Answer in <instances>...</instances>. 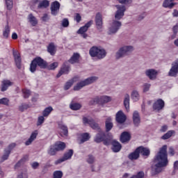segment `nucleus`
I'll list each match as a JSON object with an SVG mask.
<instances>
[{
	"instance_id": "f257e3e1",
	"label": "nucleus",
	"mask_w": 178,
	"mask_h": 178,
	"mask_svg": "<svg viewBox=\"0 0 178 178\" xmlns=\"http://www.w3.org/2000/svg\"><path fill=\"white\" fill-rule=\"evenodd\" d=\"M168 146L163 145L160 148L159 152L156 155L153 165H152V172L154 173H161L163 170V168L168 166L169 161L168 160Z\"/></svg>"
},
{
	"instance_id": "f03ea898",
	"label": "nucleus",
	"mask_w": 178,
	"mask_h": 178,
	"mask_svg": "<svg viewBox=\"0 0 178 178\" xmlns=\"http://www.w3.org/2000/svg\"><path fill=\"white\" fill-rule=\"evenodd\" d=\"M98 131L99 133L97 134L95 138V142L102 143V141H104V145H111L112 138H113L112 134H108L106 136V135H105V132L102 131L101 129Z\"/></svg>"
},
{
	"instance_id": "7ed1b4c3",
	"label": "nucleus",
	"mask_w": 178,
	"mask_h": 178,
	"mask_svg": "<svg viewBox=\"0 0 178 178\" xmlns=\"http://www.w3.org/2000/svg\"><path fill=\"white\" fill-rule=\"evenodd\" d=\"M37 66H39L40 69H47L48 63L41 57H38L33 59L30 65V70L31 73H34L37 70Z\"/></svg>"
},
{
	"instance_id": "20e7f679",
	"label": "nucleus",
	"mask_w": 178,
	"mask_h": 178,
	"mask_svg": "<svg viewBox=\"0 0 178 178\" xmlns=\"http://www.w3.org/2000/svg\"><path fill=\"white\" fill-rule=\"evenodd\" d=\"M37 66H39L40 69H47L48 63L41 57H38L33 59L30 65V70L31 73H34L37 70Z\"/></svg>"
},
{
	"instance_id": "39448f33",
	"label": "nucleus",
	"mask_w": 178,
	"mask_h": 178,
	"mask_svg": "<svg viewBox=\"0 0 178 178\" xmlns=\"http://www.w3.org/2000/svg\"><path fill=\"white\" fill-rule=\"evenodd\" d=\"M89 54L92 58H97V59H104L106 56V51L104 49H101L97 47H92Z\"/></svg>"
},
{
	"instance_id": "423d86ee",
	"label": "nucleus",
	"mask_w": 178,
	"mask_h": 178,
	"mask_svg": "<svg viewBox=\"0 0 178 178\" xmlns=\"http://www.w3.org/2000/svg\"><path fill=\"white\" fill-rule=\"evenodd\" d=\"M98 80V77L97 76H90L84 81H82L79 83H78L74 87V91H79V90H81L83 87H86V86H90V84H92V83H95Z\"/></svg>"
},
{
	"instance_id": "0eeeda50",
	"label": "nucleus",
	"mask_w": 178,
	"mask_h": 178,
	"mask_svg": "<svg viewBox=\"0 0 178 178\" xmlns=\"http://www.w3.org/2000/svg\"><path fill=\"white\" fill-rule=\"evenodd\" d=\"M120 27H122V22L120 21L113 19L110 27H108L107 34H108V35L116 34V33L120 29Z\"/></svg>"
},
{
	"instance_id": "6e6552de",
	"label": "nucleus",
	"mask_w": 178,
	"mask_h": 178,
	"mask_svg": "<svg viewBox=\"0 0 178 178\" xmlns=\"http://www.w3.org/2000/svg\"><path fill=\"white\" fill-rule=\"evenodd\" d=\"M111 101H112V98L109 96L96 97L90 101V105H94V104H108Z\"/></svg>"
},
{
	"instance_id": "1a4fd4ad",
	"label": "nucleus",
	"mask_w": 178,
	"mask_h": 178,
	"mask_svg": "<svg viewBox=\"0 0 178 178\" xmlns=\"http://www.w3.org/2000/svg\"><path fill=\"white\" fill-rule=\"evenodd\" d=\"M115 8H117V11L115 14V19L119 22V20H120V19H123V16H124L126 6L123 5H115Z\"/></svg>"
},
{
	"instance_id": "9d476101",
	"label": "nucleus",
	"mask_w": 178,
	"mask_h": 178,
	"mask_svg": "<svg viewBox=\"0 0 178 178\" xmlns=\"http://www.w3.org/2000/svg\"><path fill=\"white\" fill-rule=\"evenodd\" d=\"M83 122L85 124H90V127L92 128L93 130H97V131L101 130L99 125L97 122H94V120H90L86 117H83Z\"/></svg>"
},
{
	"instance_id": "9b49d317",
	"label": "nucleus",
	"mask_w": 178,
	"mask_h": 178,
	"mask_svg": "<svg viewBox=\"0 0 178 178\" xmlns=\"http://www.w3.org/2000/svg\"><path fill=\"white\" fill-rule=\"evenodd\" d=\"M178 74V59L174 61L172 64V67L168 72V76L170 77H176Z\"/></svg>"
},
{
	"instance_id": "f8f14e48",
	"label": "nucleus",
	"mask_w": 178,
	"mask_h": 178,
	"mask_svg": "<svg viewBox=\"0 0 178 178\" xmlns=\"http://www.w3.org/2000/svg\"><path fill=\"white\" fill-rule=\"evenodd\" d=\"M60 8V3L58 1H54L51 4V13L53 16H56L59 13V9Z\"/></svg>"
},
{
	"instance_id": "ddd939ff",
	"label": "nucleus",
	"mask_w": 178,
	"mask_h": 178,
	"mask_svg": "<svg viewBox=\"0 0 178 178\" xmlns=\"http://www.w3.org/2000/svg\"><path fill=\"white\" fill-rule=\"evenodd\" d=\"M116 122H118V123H120V124L124 123V122H126V115H124V113H123V111H119L117 113H116Z\"/></svg>"
},
{
	"instance_id": "4468645a",
	"label": "nucleus",
	"mask_w": 178,
	"mask_h": 178,
	"mask_svg": "<svg viewBox=\"0 0 178 178\" xmlns=\"http://www.w3.org/2000/svg\"><path fill=\"white\" fill-rule=\"evenodd\" d=\"M145 74L149 80H155L156 79V76H158V71L154 69H149L145 71Z\"/></svg>"
},
{
	"instance_id": "2eb2a0df",
	"label": "nucleus",
	"mask_w": 178,
	"mask_h": 178,
	"mask_svg": "<svg viewBox=\"0 0 178 178\" xmlns=\"http://www.w3.org/2000/svg\"><path fill=\"white\" fill-rule=\"evenodd\" d=\"M164 107L165 102H163V100H162L161 99H159L153 104V109L154 111H161V109H163Z\"/></svg>"
},
{
	"instance_id": "dca6fc26",
	"label": "nucleus",
	"mask_w": 178,
	"mask_h": 178,
	"mask_svg": "<svg viewBox=\"0 0 178 178\" xmlns=\"http://www.w3.org/2000/svg\"><path fill=\"white\" fill-rule=\"evenodd\" d=\"M13 56L17 69H22V58L19 51H13Z\"/></svg>"
},
{
	"instance_id": "f3484780",
	"label": "nucleus",
	"mask_w": 178,
	"mask_h": 178,
	"mask_svg": "<svg viewBox=\"0 0 178 178\" xmlns=\"http://www.w3.org/2000/svg\"><path fill=\"white\" fill-rule=\"evenodd\" d=\"M95 24H96V26L97 30H102V25H103V22H102V14L97 13L96 14L95 16Z\"/></svg>"
},
{
	"instance_id": "a211bd4d",
	"label": "nucleus",
	"mask_w": 178,
	"mask_h": 178,
	"mask_svg": "<svg viewBox=\"0 0 178 178\" xmlns=\"http://www.w3.org/2000/svg\"><path fill=\"white\" fill-rule=\"evenodd\" d=\"M124 56H129L124 47L122 46L121 47L118 51L115 54L116 59H120L121 58H124Z\"/></svg>"
},
{
	"instance_id": "6ab92c4d",
	"label": "nucleus",
	"mask_w": 178,
	"mask_h": 178,
	"mask_svg": "<svg viewBox=\"0 0 178 178\" xmlns=\"http://www.w3.org/2000/svg\"><path fill=\"white\" fill-rule=\"evenodd\" d=\"M111 144L113 145L112 149L113 152H119L122 149V145L115 140H113V138L111 139Z\"/></svg>"
},
{
	"instance_id": "aec40b11",
	"label": "nucleus",
	"mask_w": 178,
	"mask_h": 178,
	"mask_svg": "<svg viewBox=\"0 0 178 178\" xmlns=\"http://www.w3.org/2000/svg\"><path fill=\"white\" fill-rule=\"evenodd\" d=\"M11 86H13V82H12L10 80L4 79L1 82V91H6L9 87H11Z\"/></svg>"
},
{
	"instance_id": "412c9836",
	"label": "nucleus",
	"mask_w": 178,
	"mask_h": 178,
	"mask_svg": "<svg viewBox=\"0 0 178 178\" xmlns=\"http://www.w3.org/2000/svg\"><path fill=\"white\" fill-rule=\"evenodd\" d=\"M133 121H134V124L136 126V127H138V126H140V123L141 122V119L140 118V113H138V111L134 112Z\"/></svg>"
},
{
	"instance_id": "4be33fe9",
	"label": "nucleus",
	"mask_w": 178,
	"mask_h": 178,
	"mask_svg": "<svg viewBox=\"0 0 178 178\" xmlns=\"http://www.w3.org/2000/svg\"><path fill=\"white\" fill-rule=\"evenodd\" d=\"M93 21L90 20L88 23L85 24V26L81 27L79 30L77 31L78 34H84L88 30L89 27H91V25L92 24Z\"/></svg>"
},
{
	"instance_id": "5701e85b",
	"label": "nucleus",
	"mask_w": 178,
	"mask_h": 178,
	"mask_svg": "<svg viewBox=\"0 0 178 178\" xmlns=\"http://www.w3.org/2000/svg\"><path fill=\"white\" fill-rule=\"evenodd\" d=\"M70 71V67L69 65H65V64L63 65V67L60 69V72L58 73L56 77L59 78L62 74H67Z\"/></svg>"
},
{
	"instance_id": "b1692460",
	"label": "nucleus",
	"mask_w": 178,
	"mask_h": 178,
	"mask_svg": "<svg viewBox=\"0 0 178 178\" xmlns=\"http://www.w3.org/2000/svg\"><path fill=\"white\" fill-rule=\"evenodd\" d=\"M138 151L139 154H141V155H143V156H148L150 153L149 149L144 147L143 146L138 147Z\"/></svg>"
},
{
	"instance_id": "393cba45",
	"label": "nucleus",
	"mask_w": 178,
	"mask_h": 178,
	"mask_svg": "<svg viewBox=\"0 0 178 178\" xmlns=\"http://www.w3.org/2000/svg\"><path fill=\"white\" fill-rule=\"evenodd\" d=\"M37 136H38V131H33L31 134L30 138L25 143V145H31V143H33V141H34L35 139L37 138Z\"/></svg>"
},
{
	"instance_id": "a878e982",
	"label": "nucleus",
	"mask_w": 178,
	"mask_h": 178,
	"mask_svg": "<svg viewBox=\"0 0 178 178\" xmlns=\"http://www.w3.org/2000/svg\"><path fill=\"white\" fill-rule=\"evenodd\" d=\"M131 138V136L129 132H123L120 136V141L121 143H127L130 141Z\"/></svg>"
},
{
	"instance_id": "bb28decb",
	"label": "nucleus",
	"mask_w": 178,
	"mask_h": 178,
	"mask_svg": "<svg viewBox=\"0 0 178 178\" xmlns=\"http://www.w3.org/2000/svg\"><path fill=\"white\" fill-rule=\"evenodd\" d=\"M128 158L131 161H136V159H138V158H140V153L138 152V149L136 148V149L134 152L129 154Z\"/></svg>"
},
{
	"instance_id": "cd10ccee",
	"label": "nucleus",
	"mask_w": 178,
	"mask_h": 178,
	"mask_svg": "<svg viewBox=\"0 0 178 178\" xmlns=\"http://www.w3.org/2000/svg\"><path fill=\"white\" fill-rule=\"evenodd\" d=\"M106 131H111L112 130V128L113 127V123H112V118H108L106 120Z\"/></svg>"
},
{
	"instance_id": "c85d7f7f",
	"label": "nucleus",
	"mask_w": 178,
	"mask_h": 178,
	"mask_svg": "<svg viewBox=\"0 0 178 178\" xmlns=\"http://www.w3.org/2000/svg\"><path fill=\"white\" fill-rule=\"evenodd\" d=\"M28 20L29 23L31 24V26H33V27L37 26V24H38V21H37V18H35V17H34L33 14H29L28 17Z\"/></svg>"
},
{
	"instance_id": "c756f323",
	"label": "nucleus",
	"mask_w": 178,
	"mask_h": 178,
	"mask_svg": "<svg viewBox=\"0 0 178 178\" xmlns=\"http://www.w3.org/2000/svg\"><path fill=\"white\" fill-rule=\"evenodd\" d=\"M124 105L127 111L130 109V95L129 94L124 95Z\"/></svg>"
},
{
	"instance_id": "7c9ffc66",
	"label": "nucleus",
	"mask_w": 178,
	"mask_h": 178,
	"mask_svg": "<svg viewBox=\"0 0 178 178\" xmlns=\"http://www.w3.org/2000/svg\"><path fill=\"white\" fill-rule=\"evenodd\" d=\"M79 59H80V54L74 53L73 56L69 60L70 63H79Z\"/></svg>"
},
{
	"instance_id": "2f4dec72",
	"label": "nucleus",
	"mask_w": 178,
	"mask_h": 178,
	"mask_svg": "<svg viewBox=\"0 0 178 178\" xmlns=\"http://www.w3.org/2000/svg\"><path fill=\"white\" fill-rule=\"evenodd\" d=\"M172 1L175 0H165L163 3V8H169V9H172L173 6L176 5V3H173Z\"/></svg>"
},
{
	"instance_id": "473e14b6",
	"label": "nucleus",
	"mask_w": 178,
	"mask_h": 178,
	"mask_svg": "<svg viewBox=\"0 0 178 178\" xmlns=\"http://www.w3.org/2000/svg\"><path fill=\"white\" fill-rule=\"evenodd\" d=\"M77 79H78L77 77H74L72 79L67 81L64 86V89L69 90V88H70V87H72V86H73L74 82L77 81Z\"/></svg>"
},
{
	"instance_id": "72a5a7b5",
	"label": "nucleus",
	"mask_w": 178,
	"mask_h": 178,
	"mask_svg": "<svg viewBox=\"0 0 178 178\" xmlns=\"http://www.w3.org/2000/svg\"><path fill=\"white\" fill-rule=\"evenodd\" d=\"M47 51L49 52L51 55H55L56 52V47L54 43H50L47 47Z\"/></svg>"
},
{
	"instance_id": "f704fd0d",
	"label": "nucleus",
	"mask_w": 178,
	"mask_h": 178,
	"mask_svg": "<svg viewBox=\"0 0 178 178\" xmlns=\"http://www.w3.org/2000/svg\"><path fill=\"white\" fill-rule=\"evenodd\" d=\"M54 146L56 147V149H57L58 151H63V149L65 148H66V144H65V143L63 142H60L58 143H56L54 145Z\"/></svg>"
},
{
	"instance_id": "c9c22d12",
	"label": "nucleus",
	"mask_w": 178,
	"mask_h": 178,
	"mask_svg": "<svg viewBox=\"0 0 178 178\" xmlns=\"http://www.w3.org/2000/svg\"><path fill=\"white\" fill-rule=\"evenodd\" d=\"M122 47H124V49L127 52V54L128 55V56H129L131 54H133V51H134V47L131 45H124Z\"/></svg>"
},
{
	"instance_id": "e433bc0d",
	"label": "nucleus",
	"mask_w": 178,
	"mask_h": 178,
	"mask_svg": "<svg viewBox=\"0 0 178 178\" xmlns=\"http://www.w3.org/2000/svg\"><path fill=\"white\" fill-rule=\"evenodd\" d=\"M58 127H59V129H60V130H61L60 135L61 136H67V133H68L67 127H66L62 124H59Z\"/></svg>"
},
{
	"instance_id": "4c0bfd02",
	"label": "nucleus",
	"mask_w": 178,
	"mask_h": 178,
	"mask_svg": "<svg viewBox=\"0 0 178 178\" xmlns=\"http://www.w3.org/2000/svg\"><path fill=\"white\" fill-rule=\"evenodd\" d=\"M175 131L174 130H170L166 134H165L163 136H161L162 140H168L170 138L173 134H175Z\"/></svg>"
},
{
	"instance_id": "58836bf2",
	"label": "nucleus",
	"mask_w": 178,
	"mask_h": 178,
	"mask_svg": "<svg viewBox=\"0 0 178 178\" xmlns=\"http://www.w3.org/2000/svg\"><path fill=\"white\" fill-rule=\"evenodd\" d=\"M49 6V1L48 0H44L39 3V5L38 6V9H42L45 8H48Z\"/></svg>"
},
{
	"instance_id": "ea45409f",
	"label": "nucleus",
	"mask_w": 178,
	"mask_h": 178,
	"mask_svg": "<svg viewBox=\"0 0 178 178\" xmlns=\"http://www.w3.org/2000/svg\"><path fill=\"white\" fill-rule=\"evenodd\" d=\"M9 34H10V28L9 25H6L3 31V38H8L9 37Z\"/></svg>"
},
{
	"instance_id": "a19ab883",
	"label": "nucleus",
	"mask_w": 178,
	"mask_h": 178,
	"mask_svg": "<svg viewBox=\"0 0 178 178\" xmlns=\"http://www.w3.org/2000/svg\"><path fill=\"white\" fill-rule=\"evenodd\" d=\"M131 99L136 102L138 101L140 99V94H138V92L137 90H133L131 95Z\"/></svg>"
},
{
	"instance_id": "79ce46f5",
	"label": "nucleus",
	"mask_w": 178,
	"mask_h": 178,
	"mask_svg": "<svg viewBox=\"0 0 178 178\" xmlns=\"http://www.w3.org/2000/svg\"><path fill=\"white\" fill-rule=\"evenodd\" d=\"M56 152H58V150L56 149L55 145L50 146V148L48 150L49 155L54 156V155H56Z\"/></svg>"
},
{
	"instance_id": "37998d69",
	"label": "nucleus",
	"mask_w": 178,
	"mask_h": 178,
	"mask_svg": "<svg viewBox=\"0 0 178 178\" xmlns=\"http://www.w3.org/2000/svg\"><path fill=\"white\" fill-rule=\"evenodd\" d=\"M9 155H10V150L5 149L4 153L1 156V162H4V161L8 160V159L9 158Z\"/></svg>"
},
{
	"instance_id": "c03bdc74",
	"label": "nucleus",
	"mask_w": 178,
	"mask_h": 178,
	"mask_svg": "<svg viewBox=\"0 0 178 178\" xmlns=\"http://www.w3.org/2000/svg\"><path fill=\"white\" fill-rule=\"evenodd\" d=\"M81 143L83 144V143H86V141H88L90 140V134L88 133H85L81 135Z\"/></svg>"
},
{
	"instance_id": "a18cd8bd",
	"label": "nucleus",
	"mask_w": 178,
	"mask_h": 178,
	"mask_svg": "<svg viewBox=\"0 0 178 178\" xmlns=\"http://www.w3.org/2000/svg\"><path fill=\"white\" fill-rule=\"evenodd\" d=\"M72 156H73V149H70L67 152H66L64 154L63 159L65 161H67V159H70V158H72Z\"/></svg>"
},
{
	"instance_id": "49530a36",
	"label": "nucleus",
	"mask_w": 178,
	"mask_h": 178,
	"mask_svg": "<svg viewBox=\"0 0 178 178\" xmlns=\"http://www.w3.org/2000/svg\"><path fill=\"white\" fill-rule=\"evenodd\" d=\"M52 111H54V108H52L51 106H49L47 108H46L42 113L43 116L47 117L49 115V113H51L52 112Z\"/></svg>"
},
{
	"instance_id": "de8ad7c7",
	"label": "nucleus",
	"mask_w": 178,
	"mask_h": 178,
	"mask_svg": "<svg viewBox=\"0 0 178 178\" xmlns=\"http://www.w3.org/2000/svg\"><path fill=\"white\" fill-rule=\"evenodd\" d=\"M70 108L72 109V111H79V109L81 108V104L79 103H74L70 105Z\"/></svg>"
},
{
	"instance_id": "09e8293b",
	"label": "nucleus",
	"mask_w": 178,
	"mask_h": 178,
	"mask_svg": "<svg viewBox=\"0 0 178 178\" xmlns=\"http://www.w3.org/2000/svg\"><path fill=\"white\" fill-rule=\"evenodd\" d=\"M63 177V172L60 170L55 171L53 174V178H62Z\"/></svg>"
},
{
	"instance_id": "8fccbe9b",
	"label": "nucleus",
	"mask_w": 178,
	"mask_h": 178,
	"mask_svg": "<svg viewBox=\"0 0 178 178\" xmlns=\"http://www.w3.org/2000/svg\"><path fill=\"white\" fill-rule=\"evenodd\" d=\"M58 65L59 64L58 63V62H54L49 65H47V69H49V70H55L56 67H58Z\"/></svg>"
},
{
	"instance_id": "3c124183",
	"label": "nucleus",
	"mask_w": 178,
	"mask_h": 178,
	"mask_svg": "<svg viewBox=\"0 0 178 178\" xmlns=\"http://www.w3.org/2000/svg\"><path fill=\"white\" fill-rule=\"evenodd\" d=\"M6 8L10 10L13 8V0H6Z\"/></svg>"
},
{
	"instance_id": "603ef678",
	"label": "nucleus",
	"mask_w": 178,
	"mask_h": 178,
	"mask_svg": "<svg viewBox=\"0 0 178 178\" xmlns=\"http://www.w3.org/2000/svg\"><path fill=\"white\" fill-rule=\"evenodd\" d=\"M29 108H30L29 104H24L19 106V111H20V112H24V111H26Z\"/></svg>"
},
{
	"instance_id": "864d4df0",
	"label": "nucleus",
	"mask_w": 178,
	"mask_h": 178,
	"mask_svg": "<svg viewBox=\"0 0 178 178\" xmlns=\"http://www.w3.org/2000/svg\"><path fill=\"white\" fill-rule=\"evenodd\" d=\"M24 98H29L31 94V92L29 90L24 89L22 90Z\"/></svg>"
},
{
	"instance_id": "5fc2aeb1",
	"label": "nucleus",
	"mask_w": 178,
	"mask_h": 178,
	"mask_svg": "<svg viewBox=\"0 0 178 178\" xmlns=\"http://www.w3.org/2000/svg\"><path fill=\"white\" fill-rule=\"evenodd\" d=\"M61 26L63 27H69V19L64 18L61 22Z\"/></svg>"
},
{
	"instance_id": "6e6d98bb",
	"label": "nucleus",
	"mask_w": 178,
	"mask_h": 178,
	"mask_svg": "<svg viewBox=\"0 0 178 178\" xmlns=\"http://www.w3.org/2000/svg\"><path fill=\"white\" fill-rule=\"evenodd\" d=\"M86 161L88 163H94V161H95V159L94 158V156L89 154L88 156V158L86 159Z\"/></svg>"
},
{
	"instance_id": "4d7b16f0",
	"label": "nucleus",
	"mask_w": 178,
	"mask_h": 178,
	"mask_svg": "<svg viewBox=\"0 0 178 178\" xmlns=\"http://www.w3.org/2000/svg\"><path fill=\"white\" fill-rule=\"evenodd\" d=\"M149 88H151V84L149 83L143 84V92H147V91H149Z\"/></svg>"
},
{
	"instance_id": "13d9d810",
	"label": "nucleus",
	"mask_w": 178,
	"mask_h": 178,
	"mask_svg": "<svg viewBox=\"0 0 178 178\" xmlns=\"http://www.w3.org/2000/svg\"><path fill=\"white\" fill-rule=\"evenodd\" d=\"M44 120H45L44 116H40L38 119L37 126H41L44 123Z\"/></svg>"
},
{
	"instance_id": "bf43d9fd",
	"label": "nucleus",
	"mask_w": 178,
	"mask_h": 178,
	"mask_svg": "<svg viewBox=\"0 0 178 178\" xmlns=\"http://www.w3.org/2000/svg\"><path fill=\"white\" fill-rule=\"evenodd\" d=\"M0 104L2 105H8L9 104V99L8 98H2L0 99Z\"/></svg>"
},
{
	"instance_id": "052dcab7",
	"label": "nucleus",
	"mask_w": 178,
	"mask_h": 178,
	"mask_svg": "<svg viewBox=\"0 0 178 178\" xmlns=\"http://www.w3.org/2000/svg\"><path fill=\"white\" fill-rule=\"evenodd\" d=\"M15 147H16V143H13L10 144L8 145V148L6 149H7V151H10H10H12V149H13V148H15Z\"/></svg>"
},
{
	"instance_id": "680f3d73",
	"label": "nucleus",
	"mask_w": 178,
	"mask_h": 178,
	"mask_svg": "<svg viewBox=\"0 0 178 178\" xmlns=\"http://www.w3.org/2000/svg\"><path fill=\"white\" fill-rule=\"evenodd\" d=\"M74 20H76L77 23H80V22H81V15H80L79 13H76L74 17Z\"/></svg>"
},
{
	"instance_id": "e2e57ef3",
	"label": "nucleus",
	"mask_w": 178,
	"mask_h": 178,
	"mask_svg": "<svg viewBox=\"0 0 178 178\" xmlns=\"http://www.w3.org/2000/svg\"><path fill=\"white\" fill-rule=\"evenodd\" d=\"M42 22H48L49 20V17L48 16V14H44L43 17H42Z\"/></svg>"
},
{
	"instance_id": "0e129e2a",
	"label": "nucleus",
	"mask_w": 178,
	"mask_h": 178,
	"mask_svg": "<svg viewBox=\"0 0 178 178\" xmlns=\"http://www.w3.org/2000/svg\"><path fill=\"white\" fill-rule=\"evenodd\" d=\"M172 30H173V32L175 34V35L172 38H175L176 37V34H177V31H178V24L173 27Z\"/></svg>"
},
{
	"instance_id": "69168bd1",
	"label": "nucleus",
	"mask_w": 178,
	"mask_h": 178,
	"mask_svg": "<svg viewBox=\"0 0 178 178\" xmlns=\"http://www.w3.org/2000/svg\"><path fill=\"white\" fill-rule=\"evenodd\" d=\"M65 161H66L63 157L56 161H55V165H59V163H62V162H65Z\"/></svg>"
},
{
	"instance_id": "338daca9",
	"label": "nucleus",
	"mask_w": 178,
	"mask_h": 178,
	"mask_svg": "<svg viewBox=\"0 0 178 178\" xmlns=\"http://www.w3.org/2000/svg\"><path fill=\"white\" fill-rule=\"evenodd\" d=\"M174 172H177L178 170V161H176L175 163H174Z\"/></svg>"
},
{
	"instance_id": "774afa93",
	"label": "nucleus",
	"mask_w": 178,
	"mask_h": 178,
	"mask_svg": "<svg viewBox=\"0 0 178 178\" xmlns=\"http://www.w3.org/2000/svg\"><path fill=\"white\" fill-rule=\"evenodd\" d=\"M17 178H27V174L22 172L17 176Z\"/></svg>"
}]
</instances>
